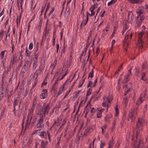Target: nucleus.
Instances as JSON below:
<instances>
[{
  "mask_svg": "<svg viewBox=\"0 0 148 148\" xmlns=\"http://www.w3.org/2000/svg\"><path fill=\"white\" fill-rule=\"evenodd\" d=\"M145 124V121L143 118H139L136 123V137L137 138L138 135L139 134L140 131L142 130L143 127Z\"/></svg>",
  "mask_w": 148,
  "mask_h": 148,
  "instance_id": "1",
  "label": "nucleus"
},
{
  "mask_svg": "<svg viewBox=\"0 0 148 148\" xmlns=\"http://www.w3.org/2000/svg\"><path fill=\"white\" fill-rule=\"evenodd\" d=\"M49 108V106L47 104L45 107L44 110H42V108L41 106L38 108L37 110L38 111V113L43 117L45 116V114L47 113L48 112Z\"/></svg>",
  "mask_w": 148,
  "mask_h": 148,
  "instance_id": "2",
  "label": "nucleus"
},
{
  "mask_svg": "<svg viewBox=\"0 0 148 148\" xmlns=\"http://www.w3.org/2000/svg\"><path fill=\"white\" fill-rule=\"evenodd\" d=\"M6 50L1 51L0 53V60H1V64L3 66H4L5 62L6 60V55L5 54Z\"/></svg>",
  "mask_w": 148,
  "mask_h": 148,
  "instance_id": "3",
  "label": "nucleus"
},
{
  "mask_svg": "<svg viewBox=\"0 0 148 148\" xmlns=\"http://www.w3.org/2000/svg\"><path fill=\"white\" fill-rule=\"evenodd\" d=\"M135 110L134 109H132L128 115L127 120L129 121L130 119H131L132 121L133 120L135 119Z\"/></svg>",
  "mask_w": 148,
  "mask_h": 148,
  "instance_id": "4",
  "label": "nucleus"
},
{
  "mask_svg": "<svg viewBox=\"0 0 148 148\" xmlns=\"http://www.w3.org/2000/svg\"><path fill=\"white\" fill-rule=\"evenodd\" d=\"M39 135L41 136L42 138H48L49 140V134L48 132H45L44 131H42L40 132Z\"/></svg>",
  "mask_w": 148,
  "mask_h": 148,
  "instance_id": "5",
  "label": "nucleus"
},
{
  "mask_svg": "<svg viewBox=\"0 0 148 148\" xmlns=\"http://www.w3.org/2000/svg\"><path fill=\"white\" fill-rule=\"evenodd\" d=\"M66 70V66H64L61 70L60 69H58L56 71L55 75L56 76H60Z\"/></svg>",
  "mask_w": 148,
  "mask_h": 148,
  "instance_id": "6",
  "label": "nucleus"
},
{
  "mask_svg": "<svg viewBox=\"0 0 148 148\" xmlns=\"http://www.w3.org/2000/svg\"><path fill=\"white\" fill-rule=\"evenodd\" d=\"M34 80V84L32 85V87L33 88H34L36 85L37 82V76L36 75V77H35L34 74H32L30 76L29 81L30 80Z\"/></svg>",
  "mask_w": 148,
  "mask_h": 148,
  "instance_id": "7",
  "label": "nucleus"
},
{
  "mask_svg": "<svg viewBox=\"0 0 148 148\" xmlns=\"http://www.w3.org/2000/svg\"><path fill=\"white\" fill-rule=\"evenodd\" d=\"M47 96V90L44 89L42 90V92L40 95V98L41 99H45Z\"/></svg>",
  "mask_w": 148,
  "mask_h": 148,
  "instance_id": "8",
  "label": "nucleus"
},
{
  "mask_svg": "<svg viewBox=\"0 0 148 148\" xmlns=\"http://www.w3.org/2000/svg\"><path fill=\"white\" fill-rule=\"evenodd\" d=\"M32 59L30 58H26L25 63L24 65L29 67L31 64Z\"/></svg>",
  "mask_w": 148,
  "mask_h": 148,
  "instance_id": "9",
  "label": "nucleus"
},
{
  "mask_svg": "<svg viewBox=\"0 0 148 148\" xmlns=\"http://www.w3.org/2000/svg\"><path fill=\"white\" fill-rule=\"evenodd\" d=\"M43 118L41 117L38 121V123L37 124V127L38 128H42L43 127L44 125L42 123Z\"/></svg>",
  "mask_w": 148,
  "mask_h": 148,
  "instance_id": "10",
  "label": "nucleus"
},
{
  "mask_svg": "<svg viewBox=\"0 0 148 148\" xmlns=\"http://www.w3.org/2000/svg\"><path fill=\"white\" fill-rule=\"evenodd\" d=\"M134 16L133 14L132 13L131 11H130L128 12V19L129 21V22L131 21L134 18Z\"/></svg>",
  "mask_w": 148,
  "mask_h": 148,
  "instance_id": "11",
  "label": "nucleus"
},
{
  "mask_svg": "<svg viewBox=\"0 0 148 148\" xmlns=\"http://www.w3.org/2000/svg\"><path fill=\"white\" fill-rule=\"evenodd\" d=\"M32 110H31L29 111V115L27 117V123L26 125V127H27L28 125V121L30 120L31 121L32 118Z\"/></svg>",
  "mask_w": 148,
  "mask_h": 148,
  "instance_id": "12",
  "label": "nucleus"
},
{
  "mask_svg": "<svg viewBox=\"0 0 148 148\" xmlns=\"http://www.w3.org/2000/svg\"><path fill=\"white\" fill-rule=\"evenodd\" d=\"M143 95L144 97L145 98V96H146V94L145 93V92H143L140 95V98H139V99L140 101H137L136 102V104L138 105H139L141 103H142V96Z\"/></svg>",
  "mask_w": 148,
  "mask_h": 148,
  "instance_id": "13",
  "label": "nucleus"
},
{
  "mask_svg": "<svg viewBox=\"0 0 148 148\" xmlns=\"http://www.w3.org/2000/svg\"><path fill=\"white\" fill-rule=\"evenodd\" d=\"M132 3H141L143 2V0H128Z\"/></svg>",
  "mask_w": 148,
  "mask_h": 148,
  "instance_id": "14",
  "label": "nucleus"
},
{
  "mask_svg": "<svg viewBox=\"0 0 148 148\" xmlns=\"http://www.w3.org/2000/svg\"><path fill=\"white\" fill-rule=\"evenodd\" d=\"M25 52L26 53V58H30L31 51L27 49L25 50Z\"/></svg>",
  "mask_w": 148,
  "mask_h": 148,
  "instance_id": "15",
  "label": "nucleus"
},
{
  "mask_svg": "<svg viewBox=\"0 0 148 148\" xmlns=\"http://www.w3.org/2000/svg\"><path fill=\"white\" fill-rule=\"evenodd\" d=\"M27 138L26 137H24L23 139V147H24V146L25 147L26 144H28V143L27 141Z\"/></svg>",
  "mask_w": 148,
  "mask_h": 148,
  "instance_id": "16",
  "label": "nucleus"
},
{
  "mask_svg": "<svg viewBox=\"0 0 148 148\" xmlns=\"http://www.w3.org/2000/svg\"><path fill=\"white\" fill-rule=\"evenodd\" d=\"M64 85L65 84H63L62 85V86L60 88V89L59 90V91L58 92V95H60L62 93V92H63Z\"/></svg>",
  "mask_w": 148,
  "mask_h": 148,
  "instance_id": "17",
  "label": "nucleus"
},
{
  "mask_svg": "<svg viewBox=\"0 0 148 148\" xmlns=\"http://www.w3.org/2000/svg\"><path fill=\"white\" fill-rule=\"evenodd\" d=\"M57 63V60H55L53 62L52 64L50 66V68L52 69V70H53L55 66L56 65Z\"/></svg>",
  "mask_w": 148,
  "mask_h": 148,
  "instance_id": "18",
  "label": "nucleus"
},
{
  "mask_svg": "<svg viewBox=\"0 0 148 148\" xmlns=\"http://www.w3.org/2000/svg\"><path fill=\"white\" fill-rule=\"evenodd\" d=\"M27 68H28V67H27V66H25V65H24L22 69L21 72L23 73H25L26 72Z\"/></svg>",
  "mask_w": 148,
  "mask_h": 148,
  "instance_id": "19",
  "label": "nucleus"
},
{
  "mask_svg": "<svg viewBox=\"0 0 148 148\" xmlns=\"http://www.w3.org/2000/svg\"><path fill=\"white\" fill-rule=\"evenodd\" d=\"M90 131V128H88L86 129L85 130V132H84V135H85L86 136H87V133L88 132Z\"/></svg>",
  "mask_w": 148,
  "mask_h": 148,
  "instance_id": "20",
  "label": "nucleus"
},
{
  "mask_svg": "<svg viewBox=\"0 0 148 148\" xmlns=\"http://www.w3.org/2000/svg\"><path fill=\"white\" fill-rule=\"evenodd\" d=\"M94 71L93 69L90 72L89 74V76L88 77V78L90 77L91 78L93 76V73Z\"/></svg>",
  "mask_w": 148,
  "mask_h": 148,
  "instance_id": "21",
  "label": "nucleus"
},
{
  "mask_svg": "<svg viewBox=\"0 0 148 148\" xmlns=\"http://www.w3.org/2000/svg\"><path fill=\"white\" fill-rule=\"evenodd\" d=\"M140 141H139L138 142V143L137 145L136 146L135 144H134V145L133 146V148H139L140 146Z\"/></svg>",
  "mask_w": 148,
  "mask_h": 148,
  "instance_id": "22",
  "label": "nucleus"
},
{
  "mask_svg": "<svg viewBox=\"0 0 148 148\" xmlns=\"http://www.w3.org/2000/svg\"><path fill=\"white\" fill-rule=\"evenodd\" d=\"M89 13H88V12H87L86 14V22L84 24V25H86V24L87 22L88 21V15H89Z\"/></svg>",
  "mask_w": 148,
  "mask_h": 148,
  "instance_id": "23",
  "label": "nucleus"
},
{
  "mask_svg": "<svg viewBox=\"0 0 148 148\" xmlns=\"http://www.w3.org/2000/svg\"><path fill=\"white\" fill-rule=\"evenodd\" d=\"M97 5V3L93 5H92L90 8H91V9L92 10L94 11L95 9L97 7V6L95 5Z\"/></svg>",
  "mask_w": 148,
  "mask_h": 148,
  "instance_id": "24",
  "label": "nucleus"
},
{
  "mask_svg": "<svg viewBox=\"0 0 148 148\" xmlns=\"http://www.w3.org/2000/svg\"><path fill=\"white\" fill-rule=\"evenodd\" d=\"M136 13L138 14H142L143 13V11L141 9H139L138 10H137Z\"/></svg>",
  "mask_w": 148,
  "mask_h": 148,
  "instance_id": "25",
  "label": "nucleus"
},
{
  "mask_svg": "<svg viewBox=\"0 0 148 148\" xmlns=\"http://www.w3.org/2000/svg\"><path fill=\"white\" fill-rule=\"evenodd\" d=\"M142 40L141 39V38H140L138 39V44H140V47H142V48L143 45H142Z\"/></svg>",
  "mask_w": 148,
  "mask_h": 148,
  "instance_id": "26",
  "label": "nucleus"
},
{
  "mask_svg": "<svg viewBox=\"0 0 148 148\" xmlns=\"http://www.w3.org/2000/svg\"><path fill=\"white\" fill-rule=\"evenodd\" d=\"M90 12H91V13L90 14H89V15L90 16H91L92 15H94L95 14V12L93 10H91V8H90Z\"/></svg>",
  "mask_w": 148,
  "mask_h": 148,
  "instance_id": "27",
  "label": "nucleus"
},
{
  "mask_svg": "<svg viewBox=\"0 0 148 148\" xmlns=\"http://www.w3.org/2000/svg\"><path fill=\"white\" fill-rule=\"evenodd\" d=\"M123 101L124 102V103L125 104V106H126L128 103V100L127 99V98L126 97H124L123 99Z\"/></svg>",
  "mask_w": 148,
  "mask_h": 148,
  "instance_id": "28",
  "label": "nucleus"
},
{
  "mask_svg": "<svg viewBox=\"0 0 148 148\" xmlns=\"http://www.w3.org/2000/svg\"><path fill=\"white\" fill-rule=\"evenodd\" d=\"M128 78H127L125 76L124 79L123 80L122 83L123 84H125L128 82V80L127 79Z\"/></svg>",
  "mask_w": 148,
  "mask_h": 148,
  "instance_id": "29",
  "label": "nucleus"
},
{
  "mask_svg": "<svg viewBox=\"0 0 148 148\" xmlns=\"http://www.w3.org/2000/svg\"><path fill=\"white\" fill-rule=\"evenodd\" d=\"M33 43L32 42L30 43V44H29V47H28L29 49V50L32 49H33Z\"/></svg>",
  "mask_w": 148,
  "mask_h": 148,
  "instance_id": "30",
  "label": "nucleus"
},
{
  "mask_svg": "<svg viewBox=\"0 0 148 148\" xmlns=\"http://www.w3.org/2000/svg\"><path fill=\"white\" fill-rule=\"evenodd\" d=\"M101 112H98L97 113V117L98 118H101Z\"/></svg>",
  "mask_w": 148,
  "mask_h": 148,
  "instance_id": "31",
  "label": "nucleus"
},
{
  "mask_svg": "<svg viewBox=\"0 0 148 148\" xmlns=\"http://www.w3.org/2000/svg\"><path fill=\"white\" fill-rule=\"evenodd\" d=\"M91 90L90 88H89L88 89V90L87 91L86 95L87 96L89 95L91 93Z\"/></svg>",
  "mask_w": 148,
  "mask_h": 148,
  "instance_id": "32",
  "label": "nucleus"
},
{
  "mask_svg": "<svg viewBox=\"0 0 148 148\" xmlns=\"http://www.w3.org/2000/svg\"><path fill=\"white\" fill-rule=\"evenodd\" d=\"M116 106V107H115V112H116V114H115V115L116 116L118 114L119 112H118L119 110H118V108H117V106Z\"/></svg>",
  "mask_w": 148,
  "mask_h": 148,
  "instance_id": "33",
  "label": "nucleus"
},
{
  "mask_svg": "<svg viewBox=\"0 0 148 148\" xmlns=\"http://www.w3.org/2000/svg\"><path fill=\"white\" fill-rule=\"evenodd\" d=\"M145 18V16L143 15L141 16L140 19L139 20H140V21H141V22H142L144 20Z\"/></svg>",
  "mask_w": 148,
  "mask_h": 148,
  "instance_id": "34",
  "label": "nucleus"
},
{
  "mask_svg": "<svg viewBox=\"0 0 148 148\" xmlns=\"http://www.w3.org/2000/svg\"><path fill=\"white\" fill-rule=\"evenodd\" d=\"M105 145V143H101L100 144V148H103Z\"/></svg>",
  "mask_w": 148,
  "mask_h": 148,
  "instance_id": "35",
  "label": "nucleus"
},
{
  "mask_svg": "<svg viewBox=\"0 0 148 148\" xmlns=\"http://www.w3.org/2000/svg\"><path fill=\"white\" fill-rule=\"evenodd\" d=\"M110 117V116L109 117L108 116L106 115V116L105 117V119H106V121H107L108 122H109L110 120H108V119H109Z\"/></svg>",
  "mask_w": 148,
  "mask_h": 148,
  "instance_id": "36",
  "label": "nucleus"
},
{
  "mask_svg": "<svg viewBox=\"0 0 148 148\" xmlns=\"http://www.w3.org/2000/svg\"><path fill=\"white\" fill-rule=\"evenodd\" d=\"M37 65V63L34 62L33 64V68L34 69H35Z\"/></svg>",
  "mask_w": 148,
  "mask_h": 148,
  "instance_id": "37",
  "label": "nucleus"
},
{
  "mask_svg": "<svg viewBox=\"0 0 148 148\" xmlns=\"http://www.w3.org/2000/svg\"><path fill=\"white\" fill-rule=\"evenodd\" d=\"M46 144V142L44 141H42L41 143V145L42 147H44Z\"/></svg>",
  "mask_w": 148,
  "mask_h": 148,
  "instance_id": "38",
  "label": "nucleus"
},
{
  "mask_svg": "<svg viewBox=\"0 0 148 148\" xmlns=\"http://www.w3.org/2000/svg\"><path fill=\"white\" fill-rule=\"evenodd\" d=\"M141 23V21H140V20H139L138 21H137V27H139Z\"/></svg>",
  "mask_w": 148,
  "mask_h": 148,
  "instance_id": "39",
  "label": "nucleus"
},
{
  "mask_svg": "<svg viewBox=\"0 0 148 148\" xmlns=\"http://www.w3.org/2000/svg\"><path fill=\"white\" fill-rule=\"evenodd\" d=\"M112 1L113 0H111L110 1L108 2L107 4L109 6L111 5L112 4H113Z\"/></svg>",
  "mask_w": 148,
  "mask_h": 148,
  "instance_id": "40",
  "label": "nucleus"
},
{
  "mask_svg": "<svg viewBox=\"0 0 148 148\" xmlns=\"http://www.w3.org/2000/svg\"><path fill=\"white\" fill-rule=\"evenodd\" d=\"M97 82V77L96 78V79L95 81L94 82V83L93 84V87H95V86H96V84Z\"/></svg>",
  "mask_w": 148,
  "mask_h": 148,
  "instance_id": "41",
  "label": "nucleus"
},
{
  "mask_svg": "<svg viewBox=\"0 0 148 148\" xmlns=\"http://www.w3.org/2000/svg\"><path fill=\"white\" fill-rule=\"evenodd\" d=\"M38 53H35L34 55V59H38V57H37V55H38Z\"/></svg>",
  "mask_w": 148,
  "mask_h": 148,
  "instance_id": "42",
  "label": "nucleus"
},
{
  "mask_svg": "<svg viewBox=\"0 0 148 148\" xmlns=\"http://www.w3.org/2000/svg\"><path fill=\"white\" fill-rule=\"evenodd\" d=\"M127 38H126V36H125V38L123 41V42L124 43H126V42H127V39H128V34H127Z\"/></svg>",
  "mask_w": 148,
  "mask_h": 148,
  "instance_id": "43",
  "label": "nucleus"
},
{
  "mask_svg": "<svg viewBox=\"0 0 148 148\" xmlns=\"http://www.w3.org/2000/svg\"><path fill=\"white\" fill-rule=\"evenodd\" d=\"M142 68L143 71H144V70H146V66L144 64H143L142 66Z\"/></svg>",
  "mask_w": 148,
  "mask_h": 148,
  "instance_id": "44",
  "label": "nucleus"
},
{
  "mask_svg": "<svg viewBox=\"0 0 148 148\" xmlns=\"http://www.w3.org/2000/svg\"><path fill=\"white\" fill-rule=\"evenodd\" d=\"M68 73V72L66 71L65 74L62 75V77L60 79V80L62 79L64 77V76Z\"/></svg>",
  "mask_w": 148,
  "mask_h": 148,
  "instance_id": "45",
  "label": "nucleus"
},
{
  "mask_svg": "<svg viewBox=\"0 0 148 148\" xmlns=\"http://www.w3.org/2000/svg\"><path fill=\"white\" fill-rule=\"evenodd\" d=\"M79 91H78V92H75V97H76L77 96L78 94L79 93Z\"/></svg>",
  "mask_w": 148,
  "mask_h": 148,
  "instance_id": "46",
  "label": "nucleus"
},
{
  "mask_svg": "<svg viewBox=\"0 0 148 148\" xmlns=\"http://www.w3.org/2000/svg\"><path fill=\"white\" fill-rule=\"evenodd\" d=\"M131 75V73H129L128 72V73H127V75H125V76L126 77V78H129V77Z\"/></svg>",
  "mask_w": 148,
  "mask_h": 148,
  "instance_id": "47",
  "label": "nucleus"
},
{
  "mask_svg": "<svg viewBox=\"0 0 148 148\" xmlns=\"http://www.w3.org/2000/svg\"><path fill=\"white\" fill-rule=\"evenodd\" d=\"M54 8H52L51 9V10L49 12V14H51L54 11Z\"/></svg>",
  "mask_w": 148,
  "mask_h": 148,
  "instance_id": "48",
  "label": "nucleus"
},
{
  "mask_svg": "<svg viewBox=\"0 0 148 148\" xmlns=\"http://www.w3.org/2000/svg\"><path fill=\"white\" fill-rule=\"evenodd\" d=\"M59 44H57V46H56V49H57L56 52H57V53H58V49H59Z\"/></svg>",
  "mask_w": 148,
  "mask_h": 148,
  "instance_id": "49",
  "label": "nucleus"
},
{
  "mask_svg": "<svg viewBox=\"0 0 148 148\" xmlns=\"http://www.w3.org/2000/svg\"><path fill=\"white\" fill-rule=\"evenodd\" d=\"M114 75L115 76H116V77H117V76H118V72L117 71H115Z\"/></svg>",
  "mask_w": 148,
  "mask_h": 148,
  "instance_id": "50",
  "label": "nucleus"
},
{
  "mask_svg": "<svg viewBox=\"0 0 148 148\" xmlns=\"http://www.w3.org/2000/svg\"><path fill=\"white\" fill-rule=\"evenodd\" d=\"M3 96V93L2 92H0V99H1V98Z\"/></svg>",
  "mask_w": 148,
  "mask_h": 148,
  "instance_id": "51",
  "label": "nucleus"
},
{
  "mask_svg": "<svg viewBox=\"0 0 148 148\" xmlns=\"http://www.w3.org/2000/svg\"><path fill=\"white\" fill-rule=\"evenodd\" d=\"M129 90H126V91H125V92H124V95L125 96L126 95L128 92H129Z\"/></svg>",
  "mask_w": 148,
  "mask_h": 148,
  "instance_id": "52",
  "label": "nucleus"
},
{
  "mask_svg": "<svg viewBox=\"0 0 148 148\" xmlns=\"http://www.w3.org/2000/svg\"><path fill=\"white\" fill-rule=\"evenodd\" d=\"M125 26L123 27V29H125V30H126L127 29V26L126 23H125Z\"/></svg>",
  "mask_w": 148,
  "mask_h": 148,
  "instance_id": "53",
  "label": "nucleus"
},
{
  "mask_svg": "<svg viewBox=\"0 0 148 148\" xmlns=\"http://www.w3.org/2000/svg\"><path fill=\"white\" fill-rule=\"evenodd\" d=\"M16 100L15 99L14 101V108H15V105H16L17 104V103H16Z\"/></svg>",
  "mask_w": 148,
  "mask_h": 148,
  "instance_id": "54",
  "label": "nucleus"
},
{
  "mask_svg": "<svg viewBox=\"0 0 148 148\" xmlns=\"http://www.w3.org/2000/svg\"><path fill=\"white\" fill-rule=\"evenodd\" d=\"M105 12V11H103V12H102V14L101 15V17H102L103 16Z\"/></svg>",
  "mask_w": 148,
  "mask_h": 148,
  "instance_id": "55",
  "label": "nucleus"
},
{
  "mask_svg": "<svg viewBox=\"0 0 148 148\" xmlns=\"http://www.w3.org/2000/svg\"><path fill=\"white\" fill-rule=\"evenodd\" d=\"M115 42V40H112V43H111V45L112 46H113Z\"/></svg>",
  "mask_w": 148,
  "mask_h": 148,
  "instance_id": "56",
  "label": "nucleus"
},
{
  "mask_svg": "<svg viewBox=\"0 0 148 148\" xmlns=\"http://www.w3.org/2000/svg\"><path fill=\"white\" fill-rule=\"evenodd\" d=\"M47 84V82H45V81H44V82L42 83V86H43L44 85H46Z\"/></svg>",
  "mask_w": 148,
  "mask_h": 148,
  "instance_id": "57",
  "label": "nucleus"
},
{
  "mask_svg": "<svg viewBox=\"0 0 148 148\" xmlns=\"http://www.w3.org/2000/svg\"><path fill=\"white\" fill-rule=\"evenodd\" d=\"M144 32H141L139 34V36H141L142 35L144 34Z\"/></svg>",
  "mask_w": 148,
  "mask_h": 148,
  "instance_id": "58",
  "label": "nucleus"
},
{
  "mask_svg": "<svg viewBox=\"0 0 148 148\" xmlns=\"http://www.w3.org/2000/svg\"><path fill=\"white\" fill-rule=\"evenodd\" d=\"M4 12L3 11V10L0 13V17L3 14Z\"/></svg>",
  "mask_w": 148,
  "mask_h": 148,
  "instance_id": "59",
  "label": "nucleus"
},
{
  "mask_svg": "<svg viewBox=\"0 0 148 148\" xmlns=\"http://www.w3.org/2000/svg\"><path fill=\"white\" fill-rule=\"evenodd\" d=\"M100 7H99L97 9V12L96 15H97L98 13L99 12L100 9Z\"/></svg>",
  "mask_w": 148,
  "mask_h": 148,
  "instance_id": "60",
  "label": "nucleus"
},
{
  "mask_svg": "<svg viewBox=\"0 0 148 148\" xmlns=\"http://www.w3.org/2000/svg\"><path fill=\"white\" fill-rule=\"evenodd\" d=\"M99 51V47H97V49L96 51V53L97 54H98Z\"/></svg>",
  "mask_w": 148,
  "mask_h": 148,
  "instance_id": "61",
  "label": "nucleus"
},
{
  "mask_svg": "<svg viewBox=\"0 0 148 148\" xmlns=\"http://www.w3.org/2000/svg\"><path fill=\"white\" fill-rule=\"evenodd\" d=\"M106 102H103L102 103V106L103 107H105L106 105Z\"/></svg>",
  "mask_w": 148,
  "mask_h": 148,
  "instance_id": "62",
  "label": "nucleus"
},
{
  "mask_svg": "<svg viewBox=\"0 0 148 148\" xmlns=\"http://www.w3.org/2000/svg\"><path fill=\"white\" fill-rule=\"evenodd\" d=\"M95 94L94 93V95L92 96L91 97V100L93 99L95 97Z\"/></svg>",
  "mask_w": 148,
  "mask_h": 148,
  "instance_id": "63",
  "label": "nucleus"
},
{
  "mask_svg": "<svg viewBox=\"0 0 148 148\" xmlns=\"http://www.w3.org/2000/svg\"><path fill=\"white\" fill-rule=\"evenodd\" d=\"M123 63H121L120 64V67H119V69H121L122 68V67H123Z\"/></svg>",
  "mask_w": 148,
  "mask_h": 148,
  "instance_id": "64",
  "label": "nucleus"
}]
</instances>
